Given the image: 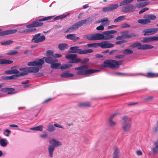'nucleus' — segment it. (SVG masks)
<instances>
[{"mask_svg":"<svg viewBox=\"0 0 158 158\" xmlns=\"http://www.w3.org/2000/svg\"><path fill=\"white\" fill-rule=\"evenodd\" d=\"M43 126L42 125H40L38 126L31 127L30 129L34 131H42L43 130Z\"/></svg>","mask_w":158,"mask_h":158,"instance_id":"nucleus-29","label":"nucleus"},{"mask_svg":"<svg viewBox=\"0 0 158 158\" xmlns=\"http://www.w3.org/2000/svg\"><path fill=\"white\" fill-rule=\"evenodd\" d=\"M53 17V16L46 17L44 18L40 19L34 22L33 23L34 27H37L42 25L43 23H42L40 22L49 20Z\"/></svg>","mask_w":158,"mask_h":158,"instance_id":"nucleus-14","label":"nucleus"},{"mask_svg":"<svg viewBox=\"0 0 158 158\" xmlns=\"http://www.w3.org/2000/svg\"><path fill=\"white\" fill-rule=\"evenodd\" d=\"M47 130L50 132H53L55 130V128L52 125L49 124L47 127Z\"/></svg>","mask_w":158,"mask_h":158,"instance_id":"nucleus-37","label":"nucleus"},{"mask_svg":"<svg viewBox=\"0 0 158 158\" xmlns=\"http://www.w3.org/2000/svg\"><path fill=\"white\" fill-rule=\"evenodd\" d=\"M117 74L118 75L120 76H132V75L131 74H127V73H117Z\"/></svg>","mask_w":158,"mask_h":158,"instance_id":"nucleus-45","label":"nucleus"},{"mask_svg":"<svg viewBox=\"0 0 158 158\" xmlns=\"http://www.w3.org/2000/svg\"><path fill=\"white\" fill-rule=\"evenodd\" d=\"M133 52V51L132 50L129 49H127L122 51V53L125 55H129L131 54Z\"/></svg>","mask_w":158,"mask_h":158,"instance_id":"nucleus-36","label":"nucleus"},{"mask_svg":"<svg viewBox=\"0 0 158 158\" xmlns=\"http://www.w3.org/2000/svg\"><path fill=\"white\" fill-rule=\"evenodd\" d=\"M102 11L103 12H106L107 11H110V9L109 6L103 8L102 9Z\"/></svg>","mask_w":158,"mask_h":158,"instance_id":"nucleus-51","label":"nucleus"},{"mask_svg":"<svg viewBox=\"0 0 158 158\" xmlns=\"http://www.w3.org/2000/svg\"><path fill=\"white\" fill-rule=\"evenodd\" d=\"M26 27L27 28H31V27H35L34 26V25L33 23L32 24L28 25H27Z\"/></svg>","mask_w":158,"mask_h":158,"instance_id":"nucleus-61","label":"nucleus"},{"mask_svg":"<svg viewBox=\"0 0 158 158\" xmlns=\"http://www.w3.org/2000/svg\"><path fill=\"white\" fill-rule=\"evenodd\" d=\"M117 31L115 30H110L103 32V34L100 33V40H107L114 37L112 34L116 33Z\"/></svg>","mask_w":158,"mask_h":158,"instance_id":"nucleus-8","label":"nucleus"},{"mask_svg":"<svg viewBox=\"0 0 158 158\" xmlns=\"http://www.w3.org/2000/svg\"><path fill=\"white\" fill-rule=\"evenodd\" d=\"M52 55L54 59L56 58L60 57L62 56L61 55L59 54H55L54 55Z\"/></svg>","mask_w":158,"mask_h":158,"instance_id":"nucleus-56","label":"nucleus"},{"mask_svg":"<svg viewBox=\"0 0 158 158\" xmlns=\"http://www.w3.org/2000/svg\"><path fill=\"white\" fill-rule=\"evenodd\" d=\"M51 67L53 69H58L59 68V66L61 65L60 63H52L51 64Z\"/></svg>","mask_w":158,"mask_h":158,"instance_id":"nucleus-31","label":"nucleus"},{"mask_svg":"<svg viewBox=\"0 0 158 158\" xmlns=\"http://www.w3.org/2000/svg\"><path fill=\"white\" fill-rule=\"evenodd\" d=\"M2 30L0 29V31ZM17 31V30L16 29L9 30L5 31L0 32V35H4L14 34Z\"/></svg>","mask_w":158,"mask_h":158,"instance_id":"nucleus-16","label":"nucleus"},{"mask_svg":"<svg viewBox=\"0 0 158 158\" xmlns=\"http://www.w3.org/2000/svg\"><path fill=\"white\" fill-rule=\"evenodd\" d=\"M127 3L126 0H124L123 1L121 2L120 3L119 6H122L124 5H125L127 4Z\"/></svg>","mask_w":158,"mask_h":158,"instance_id":"nucleus-54","label":"nucleus"},{"mask_svg":"<svg viewBox=\"0 0 158 158\" xmlns=\"http://www.w3.org/2000/svg\"><path fill=\"white\" fill-rule=\"evenodd\" d=\"M136 36V35L134 33H132L130 34H127L126 35V37L127 38H130L134 37Z\"/></svg>","mask_w":158,"mask_h":158,"instance_id":"nucleus-49","label":"nucleus"},{"mask_svg":"<svg viewBox=\"0 0 158 158\" xmlns=\"http://www.w3.org/2000/svg\"><path fill=\"white\" fill-rule=\"evenodd\" d=\"M88 68L87 65H83L81 66L76 67L75 68V70H78L77 73V74L79 75H84L88 76L94 73L98 72L99 70L95 69H86Z\"/></svg>","mask_w":158,"mask_h":158,"instance_id":"nucleus-3","label":"nucleus"},{"mask_svg":"<svg viewBox=\"0 0 158 158\" xmlns=\"http://www.w3.org/2000/svg\"><path fill=\"white\" fill-rule=\"evenodd\" d=\"M18 73V70L15 69H11L6 71L5 73L7 74H17Z\"/></svg>","mask_w":158,"mask_h":158,"instance_id":"nucleus-28","label":"nucleus"},{"mask_svg":"<svg viewBox=\"0 0 158 158\" xmlns=\"http://www.w3.org/2000/svg\"><path fill=\"white\" fill-rule=\"evenodd\" d=\"M122 60L116 61L113 60H107L104 61L102 66L112 69H117L119 67L120 65L122 64Z\"/></svg>","mask_w":158,"mask_h":158,"instance_id":"nucleus-4","label":"nucleus"},{"mask_svg":"<svg viewBox=\"0 0 158 158\" xmlns=\"http://www.w3.org/2000/svg\"><path fill=\"white\" fill-rule=\"evenodd\" d=\"M68 47V45L66 44H60L58 45V48L61 51L65 50Z\"/></svg>","mask_w":158,"mask_h":158,"instance_id":"nucleus-27","label":"nucleus"},{"mask_svg":"<svg viewBox=\"0 0 158 158\" xmlns=\"http://www.w3.org/2000/svg\"><path fill=\"white\" fill-rule=\"evenodd\" d=\"M124 42V41H118L115 42V44H121L123 43Z\"/></svg>","mask_w":158,"mask_h":158,"instance_id":"nucleus-63","label":"nucleus"},{"mask_svg":"<svg viewBox=\"0 0 158 158\" xmlns=\"http://www.w3.org/2000/svg\"><path fill=\"white\" fill-rule=\"evenodd\" d=\"M91 102H81L78 104V106L81 107H89L91 106Z\"/></svg>","mask_w":158,"mask_h":158,"instance_id":"nucleus-23","label":"nucleus"},{"mask_svg":"<svg viewBox=\"0 0 158 158\" xmlns=\"http://www.w3.org/2000/svg\"><path fill=\"white\" fill-rule=\"evenodd\" d=\"M69 14L68 15H61L57 16L54 18V20H57V19H62L66 17L67 16L69 15Z\"/></svg>","mask_w":158,"mask_h":158,"instance_id":"nucleus-47","label":"nucleus"},{"mask_svg":"<svg viewBox=\"0 0 158 158\" xmlns=\"http://www.w3.org/2000/svg\"><path fill=\"white\" fill-rule=\"evenodd\" d=\"M130 27V25L129 24L126 23L122 24L121 26V27L122 28H127L129 27Z\"/></svg>","mask_w":158,"mask_h":158,"instance_id":"nucleus-53","label":"nucleus"},{"mask_svg":"<svg viewBox=\"0 0 158 158\" xmlns=\"http://www.w3.org/2000/svg\"><path fill=\"white\" fill-rule=\"evenodd\" d=\"M66 38L73 40L74 42H75L80 39L78 37L76 36L75 34H70L67 35L66 36Z\"/></svg>","mask_w":158,"mask_h":158,"instance_id":"nucleus-19","label":"nucleus"},{"mask_svg":"<svg viewBox=\"0 0 158 158\" xmlns=\"http://www.w3.org/2000/svg\"><path fill=\"white\" fill-rule=\"evenodd\" d=\"M87 46L89 47H94L96 48L98 46V43H91L88 44Z\"/></svg>","mask_w":158,"mask_h":158,"instance_id":"nucleus-41","label":"nucleus"},{"mask_svg":"<svg viewBox=\"0 0 158 158\" xmlns=\"http://www.w3.org/2000/svg\"><path fill=\"white\" fill-rule=\"evenodd\" d=\"M148 7H144L143 9H142L139 12V14H142L145 11L148 10Z\"/></svg>","mask_w":158,"mask_h":158,"instance_id":"nucleus-52","label":"nucleus"},{"mask_svg":"<svg viewBox=\"0 0 158 158\" xmlns=\"http://www.w3.org/2000/svg\"><path fill=\"white\" fill-rule=\"evenodd\" d=\"M11 133L10 130L6 129L4 130V135L6 136H9L10 135V134Z\"/></svg>","mask_w":158,"mask_h":158,"instance_id":"nucleus-42","label":"nucleus"},{"mask_svg":"<svg viewBox=\"0 0 158 158\" xmlns=\"http://www.w3.org/2000/svg\"><path fill=\"white\" fill-rule=\"evenodd\" d=\"M93 50L91 49L81 50L78 48V47L75 46L71 47L70 48L69 52L70 53H79L80 54H85L93 52Z\"/></svg>","mask_w":158,"mask_h":158,"instance_id":"nucleus-9","label":"nucleus"},{"mask_svg":"<svg viewBox=\"0 0 158 158\" xmlns=\"http://www.w3.org/2000/svg\"><path fill=\"white\" fill-rule=\"evenodd\" d=\"M74 74L69 73L68 72H65L60 75V77L62 78H68L72 77L74 76Z\"/></svg>","mask_w":158,"mask_h":158,"instance_id":"nucleus-21","label":"nucleus"},{"mask_svg":"<svg viewBox=\"0 0 158 158\" xmlns=\"http://www.w3.org/2000/svg\"><path fill=\"white\" fill-rule=\"evenodd\" d=\"M13 61L5 59H0V64H11Z\"/></svg>","mask_w":158,"mask_h":158,"instance_id":"nucleus-26","label":"nucleus"},{"mask_svg":"<svg viewBox=\"0 0 158 158\" xmlns=\"http://www.w3.org/2000/svg\"><path fill=\"white\" fill-rule=\"evenodd\" d=\"M144 19H146L147 20H148L149 22L148 23L151 22V20H154L156 19V16L152 14L147 15L144 16Z\"/></svg>","mask_w":158,"mask_h":158,"instance_id":"nucleus-20","label":"nucleus"},{"mask_svg":"<svg viewBox=\"0 0 158 158\" xmlns=\"http://www.w3.org/2000/svg\"><path fill=\"white\" fill-rule=\"evenodd\" d=\"M148 20H147L146 19H140L138 20V22L140 24H146L147 23H148V22H149L148 21Z\"/></svg>","mask_w":158,"mask_h":158,"instance_id":"nucleus-38","label":"nucleus"},{"mask_svg":"<svg viewBox=\"0 0 158 158\" xmlns=\"http://www.w3.org/2000/svg\"><path fill=\"white\" fill-rule=\"evenodd\" d=\"M123 122L122 127L123 130L125 132L128 131L130 130L131 126V120L129 117L126 116H123L122 118Z\"/></svg>","mask_w":158,"mask_h":158,"instance_id":"nucleus-7","label":"nucleus"},{"mask_svg":"<svg viewBox=\"0 0 158 158\" xmlns=\"http://www.w3.org/2000/svg\"><path fill=\"white\" fill-rule=\"evenodd\" d=\"M32 67H26L20 69L19 71L18 70V73L17 74L13 75L10 76H3L2 77V79H15L17 77H20L22 76H24L27 75L29 73H36L38 72L40 67L38 68L37 66H33Z\"/></svg>","mask_w":158,"mask_h":158,"instance_id":"nucleus-1","label":"nucleus"},{"mask_svg":"<svg viewBox=\"0 0 158 158\" xmlns=\"http://www.w3.org/2000/svg\"><path fill=\"white\" fill-rule=\"evenodd\" d=\"M139 75H142L148 78L156 77V73H153L151 72H148L146 75L141 74H139Z\"/></svg>","mask_w":158,"mask_h":158,"instance_id":"nucleus-25","label":"nucleus"},{"mask_svg":"<svg viewBox=\"0 0 158 158\" xmlns=\"http://www.w3.org/2000/svg\"><path fill=\"white\" fill-rule=\"evenodd\" d=\"M125 16H119L114 20V22L116 23L123 20L125 19Z\"/></svg>","mask_w":158,"mask_h":158,"instance_id":"nucleus-34","label":"nucleus"},{"mask_svg":"<svg viewBox=\"0 0 158 158\" xmlns=\"http://www.w3.org/2000/svg\"><path fill=\"white\" fill-rule=\"evenodd\" d=\"M0 144L2 147H6L8 144L7 141L5 139H2L0 140Z\"/></svg>","mask_w":158,"mask_h":158,"instance_id":"nucleus-30","label":"nucleus"},{"mask_svg":"<svg viewBox=\"0 0 158 158\" xmlns=\"http://www.w3.org/2000/svg\"><path fill=\"white\" fill-rule=\"evenodd\" d=\"M153 98V97L152 96H149L147 98H144V100L145 101H148L149 100H152Z\"/></svg>","mask_w":158,"mask_h":158,"instance_id":"nucleus-58","label":"nucleus"},{"mask_svg":"<svg viewBox=\"0 0 158 158\" xmlns=\"http://www.w3.org/2000/svg\"><path fill=\"white\" fill-rule=\"evenodd\" d=\"M109 124L111 126H114L115 125L116 123L112 120L109 119Z\"/></svg>","mask_w":158,"mask_h":158,"instance_id":"nucleus-50","label":"nucleus"},{"mask_svg":"<svg viewBox=\"0 0 158 158\" xmlns=\"http://www.w3.org/2000/svg\"><path fill=\"white\" fill-rule=\"evenodd\" d=\"M113 158H118L121 155L120 150L117 148H114Z\"/></svg>","mask_w":158,"mask_h":158,"instance_id":"nucleus-22","label":"nucleus"},{"mask_svg":"<svg viewBox=\"0 0 158 158\" xmlns=\"http://www.w3.org/2000/svg\"><path fill=\"white\" fill-rule=\"evenodd\" d=\"M142 41L144 43L152 42V37L151 36L145 37L143 38Z\"/></svg>","mask_w":158,"mask_h":158,"instance_id":"nucleus-32","label":"nucleus"},{"mask_svg":"<svg viewBox=\"0 0 158 158\" xmlns=\"http://www.w3.org/2000/svg\"><path fill=\"white\" fill-rule=\"evenodd\" d=\"M48 136V135L46 133L42 134L40 135V136L43 138H46Z\"/></svg>","mask_w":158,"mask_h":158,"instance_id":"nucleus-64","label":"nucleus"},{"mask_svg":"<svg viewBox=\"0 0 158 158\" xmlns=\"http://www.w3.org/2000/svg\"><path fill=\"white\" fill-rule=\"evenodd\" d=\"M104 22H106V25H108L109 24V22L107 18H105L101 20L100 21H98L97 23H102Z\"/></svg>","mask_w":158,"mask_h":158,"instance_id":"nucleus-44","label":"nucleus"},{"mask_svg":"<svg viewBox=\"0 0 158 158\" xmlns=\"http://www.w3.org/2000/svg\"><path fill=\"white\" fill-rule=\"evenodd\" d=\"M158 31V28H151L146 29L143 31V32L144 33V35H148L153 34Z\"/></svg>","mask_w":158,"mask_h":158,"instance_id":"nucleus-15","label":"nucleus"},{"mask_svg":"<svg viewBox=\"0 0 158 158\" xmlns=\"http://www.w3.org/2000/svg\"><path fill=\"white\" fill-rule=\"evenodd\" d=\"M15 90V89L13 88H2L1 91H8V94H11L15 93L13 91Z\"/></svg>","mask_w":158,"mask_h":158,"instance_id":"nucleus-24","label":"nucleus"},{"mask_svg":"<svg viewBox=\"0 0 158 158\" xmlns=\"http://www.w3.org/2000/svg\"><path fill=\"white\" fill-rule=\"evenodd\" d=\"M98 46L102 48H112L114 46V45L108 41H105L98 43Z\"/></svg>","mask_w":158,"mask_h":158,"instance_id":"nucleus-13","label":"nucleus"},{"mask_svg":"<svg viewBox=\"0 0 158 158\" xmlns=\"http://www.w3.org/2000/svg\"><path fill=\"white\" fill-rule=\"evenodd\" d=\"M44 60L46 63L50 64L57 61V60L54 58L52 54L49 56L43 57L39 60L29 62L27 63V65L30 66H37L38 68L40 67L41 69L42 68V65L44 62Z\"/></svg>","mask_w":158,"mask_h":158,"instance_id":"nucleus-2","label":"nucleus"},{"mask_svg":"<svg viewBox=\"0 0 158 158\" xmlns=\"http://www.w3.org/2000/svg\"><path fill=\"white\" fill-rule=\"evenodd\" d=\"M131 47L133 48L138 47V49L140 50H147L152 49L154 46L148 44L142 45L141 44L136 42L133 44Z\"/></svg>","mask_w":158,"mask_h":158,"instance_id":"nucleus-10","label":"nucleus"},{"mask_svg":"<svg viewBox=\"0 0 158 158\" xmlns=\"http://www.w3.org/2000/svg\"><path fill=\"white\" fill-rule=\"evenodd\" d=\"M29 32H30V29L23 30L21 31V33H28Z\"/></svg>","mask_w":158,"mask_h":158,"instance_id":"nucleus-62","label":"nucleus"},{"mask_svg":"<svg viewBox=\"0 0 158 158\" xmlns=\"http://www.w3.org/2000/svg\"><path fill=\"white\" fill-rule=\"evenodd\" d=\"M54 126L56 127H58L60 128H61L63 129H64V128L63 127V126H62L61 125H60L58 124L57 123H55L54 124Z\"/></svg>","mask_w":158,"mask_h":158,"instance_id":"nucleus-59","label":"nucleus"},{"mask_svg":"<svg viewBox=\"0 0 158 158\" xmlns=\"http://www.w3.org/2000/svg\"><path fill=\"white\" fill-rule=\"evenodd\" d=\"M110 11L113 10L118 7V5L117 4L111 5L109 6Z\"/></svg>","mask_w":158,"mask_h":158,"instance_id":"nucleus-39","label":"nucleus"},{"mask_svg":"<svg viewBox=\"0 0 158 158\" xmlns=\"http://www.w3.org/2000/svg\"><path fill=\"white\" fill-rule=\"evenodd\" d=\"M72 66V65L71 64H65L63 65L62 66H61L60 68V69L61 70H64Z\"/></svg>","mask_w":158,"mask_h":158,"instance_id":"nucleus-40","label":"nucleus"},{"mask_svg":"<svg viewBox=\"0 0 158 158\" xmlns=\"http://www.w3.org/2000/svg\"><path fill=\"white\" fill-rule=\"evenodd\" d=\"M152 41H158V36H152Z\"/></svg>","mask_w":158,"mask_h":158,"instance_id":"nucleus-60","label":"nucleus"},{"mask_svg":"<svg viewBox=\"0 0 158 158\" xmlns=\"http://www.w3.org/2000/svg\"><path fill=\"white\" fill-rule=\"evenodd\" d=\"M86 38L90 40H99L100 33L88 34L85 35Z\"/></svg>","mask_w":158,"mask_h":158,"instance_id":"nucleus-12","label":"nucleus"},{"mask_svg":"<svg viewBox=\"0 0 158 158\" xmlns=\"http://www.w3.org/2000/svg\"><path fill=\"white\" fill-rule=\"evenodd\" d=\"M135 8V6L132 5H129L127 7H123L122 9V11L125 12H132L134 10Z\"/></svg>","mask_w":158,"mask_h":158,"instance_id":"nucleus-18","label":"nucleus"},{"mask_svg":"<svg viewBox=\"0 0 158 158\" xmlns=\"http://www.w3.org/2000/svg\"><path fill=\"white\" fill-rule=\"evenodd\" d=\"M118 114L117 113H115L112 115H111L109 119V120H112L113 118H114V117L116 116Z\"/></svg>","mask_w":158,"mask_h":158,"instance_id":"nucleus-57","label":"nucleus"},{"mask_svg":"<svg viewBox=\"0 0 158 158\" xmlns=\"http://www.w3.org/2000/svg\"><path fill=\"white\" fill-rule=\"evenodd\" d=\"M74 29L73 28V27L72 26L71 27H69L66 31H65V32H71L73 31H74Z\"/></svg>","mask_w":158,"mask_h":158,"instance_id":"nucleus-46","label":"nucleus"},{"mask_svg":"<svg viewBox=\"0 0 158 158\" xmlns=\"http://www.w3.org/2000/svg\"><path fill=\"white\" fill-rule=\"evenodd\" d=\"M77 55L76 54H69L65 56V58L70 60L68 62L71 63H77L81 62V63L84 64L87 62L89 59L87 58H85L82 60L80 58H77Z\"/></svg>","mask_w":158,"mask_h":158,"instance_id":"nucleus-6","label":"nucleus"},{"mask_svg":"<svg viewBox=\"0 0 158 158\" xmlns=\"http://www.w3.org/2000/svg\"><path fill=\"white\" fill-rule=\"evenodd\" d=\"M127 38L126 35H122L119 36L116 38V39L117 40H121Z\"/></svg>","mask_w":158,"mask_h":158,"instance_id":"nucleus-43","label":"nucleus"},{"mask_svg":"<svg viewBox=\"0 0 158 158\" xmlns=\"http://www.w3.org/2000/svg\"><path fill=\"white\" fill-rule=\"evenodd\" d=\"M154 144L155 146L152 148V151L154 154H156L158 152V143L154 142Z\"/></svg>","mask_w":158,"mask_h":158,"instance_id":"nucleus-35","label":"nucleus"},{"mask_svg":"<svg viewBox=\"0 0 158 158\" xmlns=\"http://www.w3.org/2000/svg\"><path fill=\"white\" fill-rule=\"evenodd\" d=\"M12 43V41H7L1 43V44L5 45H7L11 44Z\"/></svg>","mask_w":158,"mask_h":158,"instance_id":"nucleus-48","label":"nucleus"},{"mask_svg":"<svg viewBox=\"0 0 158 158\" xmlns=\"http://www.w3.org/2000/svg\"><path fill=\"white\" fill-rule=\"evenodd\" d=\"M49 143L51 144L48 146V151L49 152L48 156L50 157H52L53 153L55 148L60 146L62 145L61 143L58 140L52 139L49 141Z\"/></svg>","mask_w":158,"mask_h":158,"instance_id":"nucleus-5","label":"nucleus"},{"mask_svg":"<svg viewBox=\"0 0 158 158\" xmlns=\"http://www.w3.org/2000/svg\"><path fill=\"white\" fill-rule=\"evenodd\" d=\"M86 19H84L81 20L80 21L75 23V24L72 25L73 28L74 30L77 29L79 27L85 24L87 22Z\"/></svg>","mask_w":158,"mask_h":158,"instance_id":"nucleus-17","label":"nucleus"},{"mask_svg":"<svg viewBox=\"0 0 158 158\" xmlns=\"http://www.w3.org/2000/svg\"><path fill=\"white\" fill-rule=\"evenodd\" d=\"M96 29L98 30H103L104 29V27L102 25H101L97 27Z\"/></svg>","mask_w":158,"mask_h":158,"instance_id":"nucleus-55","label":"nucleus"},{"mask_svg":"<svg viewBox=\"0 0 158 158\" xmlns=\"http://www.w3.org/2000/svg\"><path fill=\"white\" fill-rule=\"evenodd\" d=\"M40 33L36 34L33 37L32 41L35 43H38L44 41L45 40L44 35L40 36Z\"/></svg>","mask_w":158,"mask_h":158,"instance_id":"nucleus-11","label":"nucleus"},{"mask_svg":"<svg viewBox=\"0 0 158 158\" xmlns=\"http://www.w3.org/2000/svg\"><path fill=\"white\" fill-rule=\"evenodd\" d=\"M18 53V51L16 50H12L9 51L6 53L8 55H14L17 54Z\"/></svg>","mask_w":158,"mask_h":158,"instance_id":"nucleus-33","label":"nucleus"}]
</instances>
